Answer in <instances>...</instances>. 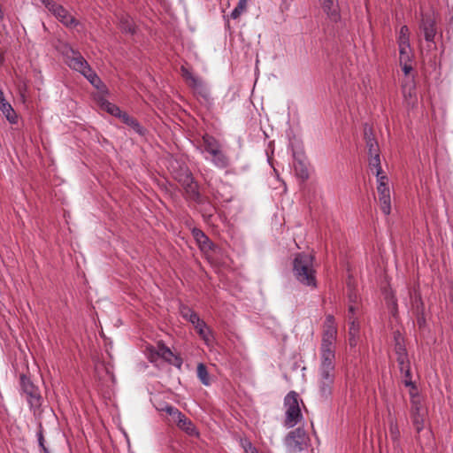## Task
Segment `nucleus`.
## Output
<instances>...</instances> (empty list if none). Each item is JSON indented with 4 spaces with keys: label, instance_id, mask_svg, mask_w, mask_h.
<instances>
[{
    "label": "nucleus",
    "instance_id": "1",
    "mask_svg": "<svg viewBox=\"0 0 453 453\" xmlns=\"http://www.w3.org/2000/svg\"><path fill=\"white\" fill-rule=\"evenodd\" d=\"M313 256L304 252L297 253L293 260V273L303 285L316 288V271L313 269Z\"/></svg>",
    "mask_w": 453,
    "mask_h": 453
},
{
    "label": "nucleus",
    "instance_id": "2",
    "mask_svg": "<svg viewBox=\"0 0 453 453\" xmlns=\"http://www.w3.org/2000/svg\"><path fill=\"white\" fill-rule=\"evenodd\" d=\"M19 379L22 392L26 395L30 410L33 411L35 417H40L42 413V405L43 403L41 390L27 375L21 374Z\"/></svg>",
    "mask_w": 453,
    "mask_h": 453
},
{
    "label": "nucleus",
    "instance_id": "3",
    "mask_svg": "<svg viewBox=\"0 0 453 453\" xmlns=\"http://www.w3.org/2000/svg\"><path fill=\"white\" fill-rule=\"evenodd\" d=\"M284 404L287 408L284 425L288 428L293 427L303 418L299 406V395L295 391H290L284 399Z\"/></svg>",
    "mask_w": 453,
    "mask_h": 453
},
{
    "label": "nucleus",
    "instance_id": "4",
    "mask_svg": "<svg viewBox=\"0 0 453 453\" xmlns=\"http://www.w3.org/2000/svg\"><path fill=\"white\" fill-rule=\"evenodd\" d=\"M284 441L289 452L296 453L308 448L310 438L303 428L297 427L287 434Z\"/></svg>",
    "mask_w": 453,
    "mask_h": 453
},
{
    "label": "nucleus",
    "instance_id": "5",
    "mask_svg": "<svg viewBox=\"0 0 453 453\" xmlns=\"http://www.w3.org/2000/svg\"><path fill=\"white\" fill-rule=\"evenodd\" d=\"M65 62L70 68L82 73L89 66L87 60L81 56V54L70 48L65 53Z\"/></svg>",
    "mask_w": 453,
    "mask_h": 453
},
{
    "label": "nucleus",
    "instance_id": "6",
    "mask_svg": "<svg viewBox=\"0 0 453 453\" xmlns=\"http://www.w3.org/2000/svg\"><path fill=\"white\" fill-rule=\"evenodd\" d=\"M420 29L424 32L426 42H434L436 35V22L432 14L426 13L422 15Z\"/></svg>",
    "mask_w": 453,
    "mask_h": 453
},
{
    "label": "nucleus",
    "instance_id": "7",
    "mask_svg": "<svg viewBox=\"0 0 453 453\" xmlns=\"http://www.w3.org/2000/svg\"><path fill=\"white\" fill-rule=\"evenodd\" d=\"M192 234L196 241L200 250L203 252H208L210 250H214L217 246L210 240V238L198 228H194L192 230Z\"/></svg>",
    "mask_w": 453,
    "mask_h": 453
},
{
    "label": "nucleus",
    "instance_id": "8",
    "mask_svg": "<svg viewBox=\"0 0 453 453\" xmlns=\"http://www.w3.org/2000/svg\"><path fill=\"white\" fill-rule=\"evenodd\" d=\"M173 421L176 423L177 426L180 430L184 431L188 435L196 437L199 436V433L194 423L191 421V419L187 418L182 412L180 415V417H177V418H175Z\"/></svg>",
    "mask_w": 453,
    "mask_h": 453
},
{
    "label": "nucleus",
    "instance_id": "9",
    "mask_svg": "<svg viewBox=\"0 0 453 453\" xmlns=\"http://www.w3.org/2000/svg\"><path fill=\"white\" fill-rule=\"evenodd\" d=\"M388 421L389 437L394 444V447L395 449L399 448L401 434H400L399 426L397 424V420H396L395 417H394L391 413H389L388 417Z\"/></svg>",
    "mask_w": 453,
    "mask_h": 453
},
{
    "label": "nucleus",
    "instance_id": "10",
    "mask_svg": "<svg viewBox=\"0 0 453 453\" xmlns=\"http://www.w3.org/2000/svg\"><path fill=\"white\" fill-rule=\"evenodd\" d=\"M184 188L188 197L194 201L195 203H203L205 201V196H203L198 189V184L195 181V180H192L191 182L185 183L184 186H182Z\"/></svg>",
    "mask_w": 453,
    "mask_h": 453
},
{
    "label": "nucleus",
    "instance_id": "11",
    "mask_svg": "<svg viewBox=\"0 0 453 453\" xmlns=\"http://www.w3.org/2000/svg\"><path fill=\"white\" fill-rule=\"evenodd\" d=\"M322 4L324 12L327 14L329 19L337 22L340 19L339 6L336 0H319Z\"/></svg>",
    "mask_w": 453,
    "mask_h": 453
},
{
    "label": "nucleus",
    "instance_id": "12",
    "mask_svg": "<svg viewBox=\"0 0 453 453\" xmlns=\"http://www.w3.org/2000/svg\"><path fill=\"white\" fill-rule=\"evenodd\" d=\"M0 110L4 114V116L6 117L7 120L10 123H12V124L17 123L18 116H17L15 111L13 110V108L12 107V105L10 104V103L5 100L4 92L2 91L1 88H0Z\"/></svg>",
    "mask_w": 453,
    "mask_h": 453
},
{
    "label": "nucleus",
    "instance_id": "13",
    "mask_svg": "<svg viewBox=\"0 0 453 453\" xmlns=\"http://www.w3.org/2000/svg\"><path fill=\"white\" fill-rule=\"evenodd\" d=\"M54 16L66 27H73L79 24V21L62 5Z\"/></svg>",
    "mask_w": 453,
    "mask_h": 453
},
{
    "label": "nucleus",
    "instance_id": "14",
    "mask_svg": "<svg viewBox=\"0 0 453 453\" xmlns=\"http://www.w3.org/2000/svg\"><path fill=\"white\" fill-rule=\"evenodd\" d=\"M189 85L196 89V93L199 96H201L206 103L210 102V91L200 80H198L196 77H192V83H190Z\"/></svg>",
    "mask_w": 453,
    "mask_h": 453
},
{
    "label": "nucleus",
    "instance_id": "15",
    "mask_svg": "<svg viewBox=\"0 0 453 453\" xmlns=\"http://www.w3.org/2000/svg\"><path fill=\"white\" fill-rule=\"evenodd\" d=\"M209 154L212 157V162L219 168H226L229 165V159L226 155L223 152L221 148L210 152Z\"/></svg>",
    "mask_w": 453,
    "mask_h": 453
},
{
    "label": "nucleus",
    "instance_id": "16",
    "mask_svg": "<svg viewBox=\"0 0 453 453\" xmlns=\"http://www.w3.org/2000/svg\"><path fill=\"white\" fill-rule=\"evenodd\" d=\"M123 123L131 127L137 134L141 135H144L145 129L140 125L138 120L131 116H129L127 112H123L119 118Z\"/></svg>",
    "mask_w": 453,
    "mask_h": 453
},
{
    "label": "nucleus",
    "instance_id": "17",
    "mask_svg": "<svg viewBox=\"0 0 453 453\" xmlns=\"http://www.w3.org/2000/svg\"><path fill=\"white\" fill-rule=\"evenodd\" d=\"M359 335V323L357 319H352L349 322V344L350 348H355L357 344V338Z\"/></svg>",
    "mask_w": 453,
    "mask_h": 453
},
{
    "label": "nucleus",
    "instance_id": "18",
    "mask_svg": "<svg viewBox=\"0 0 453 453\" xmlns=\"http://www.w3.org/2000/svg\"><path fill=\"white\" fill-rule=\"evenodd\" d=\"M394 338V351L395 355L407 353L404 337L399 330L393 333Z\"/></svg>",
    "mask_w": 453,
    "mask_h": 453
},
{
    "label": "nucleus",
    "instance_id": "19",
    "mask_svg": "<svg viewBox=\"0 0 453 453\" xmlns=\"http://www.w3.org/2000/svg\"><path fill=\"white\" fill-rule=\"evenodd\" d=\"M193 326H195L197 334L203 341H205L206 342L210 341L211 330L203 319H200L198 322H196L195 324H193Z\"/></svg>",
    "mask_w": 453,
    "mask_h": 453
},
{
    "label": "nucleus",
    "instance_id": "20",
    "mask_svg": "<svg viewBox=\"0 0 453 453\" xmlns=\"http://www.w3.org/2000/svg\"><path fill=\"white\" fill-rule=\"evenodd\" d=\"M201 205V212L204 219H211L214 213L216 212L215 206L210 202L209 198L205 196V201L203 203H196Z\"/></svg>",
    "mask_w": 453,
    "mask_h": 453
},
{
    "label": "nucleus",
    "instance_id": "21",
    "mask_svg": "<svg viewBox=\"0 0 453 453\" xmlns=\"http://www.w3.org/2000/svg\"><path fill=\"white\" fill-rule=\"evenodd\" d=\"M334 351L321 352V365L320 367L327 369H334Z\"/></svg>",
    "mask_w": 453,
    "mask_h": 453
},
{
    "label": "nucleus",
    "instance_id": "22",
    "mask_svg": "<svg viewBox=\"0 0 453 453\" xmlns=\"http://www.w3.org/2000/svg\"><path fill=\"white\" fill-rule=\"evenodd\" d=\"M296 176L303 181L309 179V171L305 163L302 160H296L294 164Z\"/></svg>",
    "mask_w": 453,
    "mask_h": 453
},
{
    "label": "nucleus",
    "instance_id": "23",
    "mask_svg": "<svg viewBox=\"0 0 453 453\" xmlns=\"http://www.w3.org/2000/svg\"><path fill=\"white\" fill-rule=\"evenodd\" d=\"M203 144L204 150L208 153L220 148L219 142L213 136L209 134L203 136Z\"/></svg>",
    "mask_w": 453,
    "mask_h": 453
},
{
    "label": "nucleus",
    "instance_id": "24",
    "mask_svg": "<svg viewBox=\"0 0 453 453\" xmlns=\"http://www.w3.org/2000/svg\"><path fill=\"white\" fill-rule=\"evenodd\" d=\"M100 106L102 110L118 118H120L121 114L124 112L116 104L104 99L100 103Z\"/></svg>",
    "mask_w": 453,
    "mask_h": 453
},
{
    "label": "nucleus",
    "instance_id": "25",
    "mask_svg": "<svg viewBox=\"0 0 453 453\" xmlns=\"http://www.w3.org/2000/svg\"><path fill=\"white\" fill-rule=\"evenodd\" d=\"M369 166L371 169H376V176L379 177L382 173V168L380 165V151L372 154H369Z\"/></svg>",
    "mask_w": 453,
    "mask_h": 453
},
{
    "label": "nucleus",
    "instance_id": "26",
    "mask_svg": "<svg viewBox=\"0 0 453 453\" xmlns=\"http://www.w3.org/2000/svg\"><path fill=\"white\" fill-rule=\"evenodd\" d=\"M401 373L404 375L405 380H403V384L406 387L411 388V390L417 391V387L415 383L411 380V365L403 366L399 369Z\"/></svg>",
    "mask_w": 453,
    "mask_h": 453
},
{
    "label": "nucleus",
    "instance_id": "27",
    "mask_svg": "<svg viewBox=\"0 0 453 453\" xmlns=\"http://www.w3.org/2000/svg\"><path fill=\"white\" fill-rule=\"evenodd\" d=\"M197 377L201 380V382L205 385L209 386L211 384L210 377L208 373L207 367L204 364L199 363L196 369Z\"/></svg>",
    "mask_w": 453,
    "mask_h": 453
},
{
    "label": "nucleus",
    "instance_id": "28",
    "mask_svg": "<svg viewBox=\"0 0 453 453\" xmlns=\"http://www.w3.org/2000/svg\"><path fill=\"white\" fill-rule=\"evenodd\" d=\"M81 74L84 75L88 81L96 88H99V86L102 84L101 79L91 69L90 66L87 67V69Z\"/></svg>",
    "mask_w": 453,
    "mask_h": 453
},
{
    "label": "nucleus",
    "instance_id": "29",
    "mask_svg": "<svg viewBox=\"0 0 453 453\" xmlns=\"http://www.w3.org/2000/svg\"><path fill=\"white\" fill-rule=\"evenodd\" d=\"M180 313L184 319H186L190 323L195 324L196 322H198L200 319L198 314L192 311L188 306H182L180 309Z\"/></svg>",
    "mask_w": 453,
    "mask_h": 453
},
{
    "label": "nucleus",
    "instance_id": "30",
    "mask_svg": "<svg viewBox=\"0 0 453 453\" xmlns=\"http://www.w3.org/2000/svg\"><path fill=\"white\" fill-rule=\"evenodd\" d=\"M410 395H411V415L412 414H419L420 409H421V403L419 399L417 398L418 392L415 390H410Z\"/></svg>",
    "mask_w": 453,
    "mask_h": 453
},
{
    "label": "nucleus",
    "instance_id": "31",
    "mask_svg": "<svg viewBox=\"0 0 453 453\" xmlns=\"http://www.w3.org/2000/svg\"><path fill=\"white\" fill-rule=\"evenodd\" d=\"M412 309L414 314L425 313V305L420 294H415V296L412 300Z\"/></svg>",
    "mask_w": 453,
    "mask_h": 453
},
{
    "label": "nucleus",
    "instance_id": "32",
    "mask_svg": "<svg viewBox=\"0 0 453 453\" xmlns=\"http://www.w3.org/2000/svg\"><path fill=\"white\" fill-rule=\"evenodd\" d=\"M411 418L412 424L415 427L416 432L418 434H419L424 428V422H425L424 414H422V413L412 414V415H411Z\"/></svg>",
    "mask_w": 453,
    "mask_h": 453
},
{
    "label": "nucleus",
    "instance_id": "33",
    "mask_svg": "<svg viewBox=\"0 0 453 453\" xmlns=\"http://www.w3.org/2000/svg\"><path fill=\"white\" fill-rule=\"evenodd\" d=\"M334 381L320 380L319 392L322 397L327 398L331 395Z\"/></svg>",
    "mask_w": 453,
    "mask_h": 453
},
{
    "label": "nucleus",
    "instance_id": "34",
    "mask_svg": "<svg viewBox=\"0 0 453 453\" xmlns=\"http://www.w3.org/2000/svg\"><path fill=\"white\" fill-rule=\"evenodd\" d=\"M120 29L122 32L134 35L135 33V27L132 21L127 18H121L120 19Z\"/></svg>",
    "mask_w": 453,
    "mask_h": 453
},
{
    "label": "nucleus",
    "instance_id": "35",
    "mask_svg": "<svg viewBox=\"0 0 453 453\" xmlns=\"http://www.w3.org/2000/svg\"><path fill=\"white\" fill-rule=\"evenodd\" d=\"M399 62H411L412 54L411 46L399 48Z\"/></svg>",
    "mask_w": 453,
    "mask_h": 453
},
{
    "label": "nucleus",
    "instance_id": "36",
    "mask_svg": "<svg viewBox=\"0 0 453 453\" xmlns=\"http://www.w3.org/2000/svg\"><path fill=\"white\" fill-rule=\"evenodd\" d=\"M175 179L181 186H184V180L185 182L187 181V183H188L194 180L191 172L188 168H186L182 173L177 174Z\"/></svg>",
    "mask_w": 453,
    "mask_h": 453
},
{
    "label": "nucleus",
    "instance_id": "37",
    "mask_svg": "<svg viewBox=\"0 0 453 453\" xmlns=\"http://www.w3.org/2000/svg\"><path fill=\"white\" fill-rule=\"evenodd\" d=\"M248 0H239L237 6L231 12V18L236 19L246 9Z\"/></svg>",
    "mask_w": 453,
    "mask_h": 453
},
{
    "label": "nucleus",
    "instance_id": "38",
    "mask_svg": "<svg viewBox=\"0 0 453 453\" xmlns=\"http://www.w3.org/2000/svg\"><path fill=\"white\" fill-rule=\"evenodd\" d=\"M334 369L320 367V375L322 380L334 381Z\"/></svg>",
    "mask_w": 453,
    "mask_h": 453
},
{
    "label": "nucleus",
    "instance_id": "39",
    "mask_svg": "<svg viewBox=\"0 0 453 453\" xmlns=\"http://www.w3.org/2000/svg\"><path fill=\"white\" fill-rule=\"evenodd\" d=\"M365 144L369 154L380 151L379 145L375 138H369L368 141H365Z\"/></svg>",
    "mask_w": 453,
    "mask_h": 453
},
{
    "label": "nucleus",
    "instance_id": "40",
    "mask_svg": "<svg viewBox=\"0 0 453 453\" xmlns=\"http://www.w3.org/2000/svg\"><path fill=\"white\" fill-rule=\"evenodd\" d=\"M161 411L170 415L173 420L177 418V417H180V415L181 414V412L177 408L172 405H165L164 408L161 409Z\"/></svg>",
    "mask_w": 453,
    "mask_h": 453
},
{
    "label": "nucleus",
    "instance_id": "41",
    "mask_svg": "<svg viewBox=\"0 0 453 453\" xmlns=\"http://www.w3.org/2000/svg\"><path fill=\"white\" fill-rule=\"evenodd\" d=\"M377 189L379 193V198L390 197V190L388 184L380 183L378 184Z\"/></svg>",
    "mask_w": 453,
    "mask_h": 453
},
{
    "label": "nucleus",
    "instance_id": "42",
    "mask_svg": "<svg viewBox=\"0 0 453 453\" xmlns=\"http://www.w3.org/2000/svg\"><path fill=\"white\" fill-rule=\"evenodd\" d=\"M396 362L398 364L399 369L411 365L408 352L403 354H397L396 355Z\"/></svg>",
    "mask_w": 453,
    "mask_h": 453
},
{
    "label": "nucleus",
    "instance_id": "43",
    "mask_svg": "<svg viewBox=\"0 0 453 453\" xmlns=\"http://www.w3.org/2000/svg\"><path fill=\"white\" fill-rule=\"evenodd\" d=\"M381 210L384 212L385 215L390 214L391 211V204H390V197L387 198H379Z\"/></svg>",
    "mask_w": 453,
    "mask_h": 453
},
{
    "label": "nucleus",
    "instance_id": "44",
    "mask_svg": "<svg viewBox=\"0 0 453 453\" xmlns=\"http://www.w3.org/2000/svg\"><path fill=\"white\" fill-rule=\"evenodd\" d=\"M38 443L44 453H50L49 449L44 445V436L42 433V424L39 425V431L37 432Z\"/></svg>",
    "mask_w": 453,
    "mask_h": 453
},
{
    "label": "nucleus",
    "instance_id": "45",
    "mask_svg": "<svg viewBox=\"0 0 453 453\" xmlns=\"http://www.w3.org/2000/svg\"><path fill=\"white\" fill-rule=\"evenodd\" d=\"M337 330L334 324V318L333 315H327L324 323V330Z\"/></svg>",
    "mask_w": 453,
    "mask_h": 453
},
{
    "label": "nucleus",
    "instance_id": "46",
    "mask_svg": "<svg viewBox=\"0 0 453 453\" xmlns=\"http://www.w3.org/2000/svg\"><path fill=\"white\" fill-rule=\"evenodd\" d=\"M337 335V330H323L322 340L335 341Z\"/></svg>",
    "mask_w": 453,
    "mask_h": 453
},
{
    "label": "nucleus",
    "instance_id": "47",
    "mask_svg": "<svg viewBox=\"0 0 453 453\" xmlns=\"http://www.w3.org/2000/svg\"><path fill=\"white\" fill-rule=\"evenodd\" d=\"M334 342V341L322 340V342H321V352L334 351V349L333 347Z\"/></svg>",
    "mask_w": 453,
    "mask_h": 453
},
{
    "label": "nucleus",
    "instance_id": "48",
    "mask_svg": "<svg viewBox=\"0 0 453 453\" xmlns=\"http://www.w3.org/2000/svg\"><path fill=\"white\" fill-rule=\"evenodd\" d=\"M397 43L399 48L410 47V36L398 35Z\"/></svg>",
    "mask_w": 453,
    "mask_h": 453
},
{
    "label": "nucleus",
    "instance_id": "49",
    "mask_svg": "<svg viewBox=\"0 0 453 453\" xmlns=\"http://www.w3.org/2000/svg\"><path fill=\"white\" fill-rule=\"evenodd\" d=\"M167 363L180 369V367L182 365V358L180 356L174 354L173 357L172 358H170V360H168Z\"/></svg>",
    "mask_w": 453,
    "mask_h": 453
},
{
    "label": "nucleus",
    "instance_id": "50",
    "mask_svg": "<svg viewBox=\"0 0 453 453\" xmlns=\"http://www.w3.org/2000/svg\"><path fill=\"white\" fill-rule=\"evenodd\" d=\"M364 138L368 141L369 138H375L372 127L367 123L364 125Z\"/></svg>",
    "mask_w": 453,
    "mask_h": 453
},
{
    "label": "nucleus",
    "instance_id": "51",
    "mask_svg": "<svg viewBox=\"0 0 453 453\" xmlns=\"http://www.w3.org/2000/svg\"><path fill=\"white\" fill-rule=\"evenodd\" d=\"M157 349L156 351V354L158 356V357H163L165 353H166V351H168L170 349L165 346L163 342H158L157 344Z\"/></svg>",
    "mask_w": 453,
    "mask_h": 453
},
{
    "label": "nucleus",
    "instance_id": "52",
    "mask_svg": "<svg viewBox=\"0 0 453 453\" xmlns=\"http://www.w3.org/2000/svg\"><path fill=\"white\" fill-rule=\"evenodd\" d=\"M242 446L246 453H257V449L253 447L252 443L249 441H245Z\"/></svg>",
    "mask_w": 453,
    "mask_h": 453
},
{
    "label": "nucleus",
    "instance_id": "53",
    "mask_svg": "<svg viewBox=\"0 0 453 453\" xmlns=\"http://www.w3.org/2000/svg\"><path fill=\"white\" fill-rule=\"evenodd\" d=\"M416 315V319H417V325L418 326L419 328H422L426 326V318H425V313H420V314H415Z\"/></svg>",
    "mask_w": 453,
    "mask_h": 453
},
{
    "label": "nucleus",
    "instance_id": "54",
    "mask_svg": "<svg viewBox=\"0 0 453 453\" xmlns=\"http://www.w3.org/2000/svg\"><path fill=\"white\" fill-rule=\"evenodd\" d=\"M410 63L411 62L400 63V65L402 66V70L405 75L409 74L411 73V71L412 70V66L411 65Z\"/></svg>",
    "mask_w": 453,
    "mask_h": 453
},
{
    "label": "nucleus",
    "instance_id": "55",
    "mask_svg": "<svg viewBox=\"0 0 453 453\" xmlns=\"http://www.w3.org/2000/svg\"><path fill=\"white\" fill-rule=\"evenodd\" d=\"M61 4H57L55 1L51 3L50 5L47 6L46 8L54 15L58 9L60 8Z\"/></svg>",
    "mask_w": 453,
    "mask_h": 453
},
{
    "label": "nucleus",
    "instance_id": "56",
    "mask_svg": "<svg viewBox=\"0 0 453 453\" xmlns=\"http://www.w3.org/2000/svg\"><path fill=\"white\" fill-rule=\"evenodd\" d=\"M182 75L187 81H190V83H192V77H195L190 72H188L186 68L183 66L181 67Z\"/></svg>",
    "mask_w": 453,
    "mask_h": 453
},
{
    "label": "nucleus",
    "instance_id": "57",
    "mask_svg": "<svg viewBox=\"0 0 453 453\" xmlns=\"http://www.w3.org/2000/svg\"><path fill=\"white\" fill-rule=\"evenodd\" d=\"M399 35L410 36L409 27L407 26H402L399 31Z\"/></svg>",
    "mask_w": 453,
    "mask_h": 453
},
{
    "label": "nucleus",
    "instance_id": "58",
    "mask_svg": "<svg viewBox=\"0 0 453 453\" xmlns=\"http://www.w3.org/2000/svg\"><path fill=\"white\" fill-rule=\"evenodd\" d=\"M355 311H356L355 306H353V305H349V309H348V313H349V314H348V317H349V319L350 321H352V319H355L353 318V315H354V313H355Z\"/></svg>",
    "mask_w": 453,
    "mask_h": 453
},
{
    "label": "nucleus",
    "instance_id": "59",
    "mask_svg": "<svg viewBox=\"0 0 453 453\" xmlns=\"http://www.w3.org/2000/svg\"><path fill=\"white\" fill-rule=\"evenodd\" d=\"M173 353L171 349H169L168 351H166V353L164 354L163 357H161V358H163L165 361L168 362V360H170V358H172L173 357Z\"/></svg>",
    "mask_w": 453,
    "mask_h": 453
},
{
    "label": "nucleus",
    "instance_id": "60",
    "mask_svg": "<svg viewBox=\"0 0 453 453\" xmlns=\"http://www.w3.org/2000/svg\"><path fill=\"white\" fill-rule=\"evenodd\" d=\"M377 178H378V183H379V184H380V183H381V184H387V180H388L387 176L380 174V176H379V177H377Z\"/></svg>",
    "mask_w": 453,
    "mask_h": 453
},
{
    "label": "nucleus",
    "instance_id": "61",
    "mask_svg": "<svg viewBox=\"0 0 453 453\" xmlns=\"http://www.w3.org/2000/svg\"><path fill=\"white\" fill-rule=\"evenodd\" d=\"M41 2L44 4L45 7L49 6L53 3V0H41Z\"/></svg>",
    "mask_w": 453,
    "mask_h": 453
},
{
    "label": "nucleus",
    "instance_id": "62",
    "mask_svg": "<svg viewBox=\"0 0 453 453\" xmlns=\"http://www.w3.org/2000/svg\"><path fill=\"white\" fill-rule=\"evenodd\" d=\"M4 62V53L0 51V65H3Z\"/></svg>",
    "mask_w": 453,
    "mask_h": 453
},
{
    "label": "nucleus",
    "instance_id": "63",
    "mask_svg": "<svg viewBox=\"0 0 453 453\" xmlns=\"http://www.w3.org/2000/svg\"><path fill=\"white\" fill-rule=\"evenodd\" d=\"M393 304H394V310H395V311L393 312V315L395 316V312H396V310H397V308H396V306H397L396 302H395V301H394V302H393Z\"/></svg>",
    "mask_w": 453,
    "mask_h": 453
}]
</instances>
